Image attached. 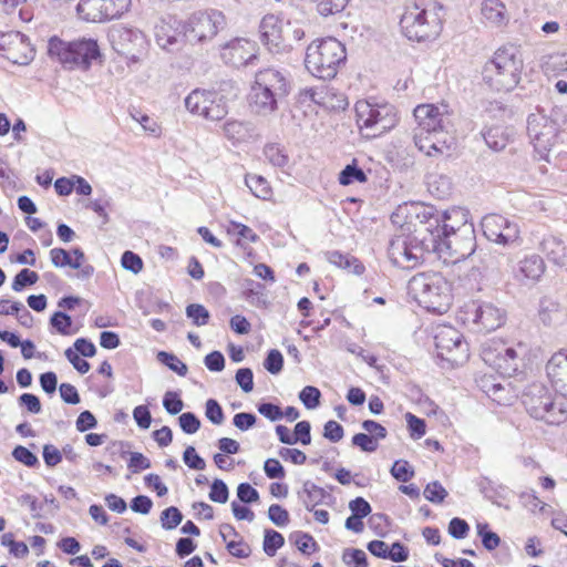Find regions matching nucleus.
Wrapping results in <instances>:
<instances>
[{
	"label": "nucleus",
	"instance_id": "09e8293b",
	"mask_svg": "<svg viewBox=\"0 0 567 567\" xmlns=\"http://www.w3.org/2000/svg\"><path fill=\"white\" fill-rule=\"evenodd\" d=\"M182 519L183 515L181 511L175 506L166 508L162 512L161 515L162 526L168 530L176 528L182 523Z\"/></svg>",
	"mask_w": 567,
	"mask_h": 567
},
{
	"label": "nucleus",
	"instance_id": "a211bd4d",
	"mask_svg": "<svg viewBox=\"0 0 567 567\" xmlns=\"http://www.w3.org/2000/svg\"><path fill=\"white\" fill-rule=\"evenodd\" d=\"M527 133L534 148L542 158L550 162V152L557 140V125L544 114H530L527 120Z\"/></svg>",
	"mask_w": 567,
	"mask_h": 567
},
{
	"label": "nucleus",
	"instance_id": "6ab92c4d",
	"mask_svg": "<svg viewBox=\"0 0 567 567\" xmlns=\"http://www.w3.org/2000/svg\"><path fill=\"white\" fill-rule=\"evenodd\" d=\"M481 225L484 236L494 244L512 246L520 239L518 224L503 215L488 214L483 217Z\"/></svg>",
	"mask_w": 567,
	"mask_h": 567
},
{
	"label": "nucleus",
	"instance_id": "052dcab7",
	"mask_svg": "<svg viewBox=\"0 0 567 567\" xmlns=\"http://www.w3.org/2000/svg\"><path fill=\"white\" fill-rule=\"evenodd\" d=\"M268 517L279 527L286 526L289 523V513L278 504L270 505L268 509Z\"/></svg>",
	"mask_w": 567,
	"mask_h": 567
},
{
	"label": "nucleus",
	"instance_id": "2eb2a0df",
	"mask_svg": "<svg viewBox=\"0 0 567 567\" xmlns=\"http://www.w3.org/2000/svg\"><path fill=\"white\" fill-rule=\"evenodd\" d=\"M460 319L476 332H491L505 323V311L488 301H471L460 313Z\"/></svg>",
	"mask_w": 567,
	"mask_h": 567
},
{
	"label": "nucleus",
	"instance_id": "4be33fe9",
	"mask_svg": "<svg viewBox=\"0 0 567 567\" xmlns=\"http://www.w3.org/2000/svg\"><path fill=\"white\" fill-rule=\"evenodd\" d=\"M259 48L252 40L246 38H235L220 48L221 60L234 68H243L254 62L258 58Z\"/></svg>",
	"mask_w": 567,
	"mask_h": 567
},
{
	"label": "nucleus",
	"instance_id": "0eeeda50",
	"mask_svg": "<svg viewBox=\"0 0 567 567\" xmlns=\"http://www.w3.org/2000/svg\"><path fill=\"white\" fill-rule=\"evenodd\" d=\"M48 53L51 59L56 60L69 70H87L92 62L101 56L97 41L92 38L64 41L53 37L49 40Z\"/></svg>",
	"mask_w": 567,
	"mask_h": 567
},
{
	"label": "nucleus",
	"instance_id": "338daca9",
	"mask_svg": "<svg viewBox=\"0 0 567 567\" xmlns=\"http://www.w3.org/2000/svg\"><path fill=\"white\" fill-rule=\"evenodd\" d=\"M206 417L214 424H221L224 421V412L216 400L209 399L206 402Z\"/></svg>",
	"mask_w": 567,
	"mask_h": 567
},
{
	"label": "nucleus",
	"instance_id": "6e6552de",
	"mask_svg": "<svg viewBox=\"0 0 567 567\" xmlns=\"http://www.w3.org/2000/svg\"><path fill=\"white\" fill-rule=\"evenodd\" d=\"M355 116L360 132L368 138H374L389 132L398 123L395 107L373 99L358 101Z\"/></svg>",
	"mask_w": 567,
	"mask_h": 567
},
{
	"label": "nucleus",
	"instance_id": "864d4df0",
	"mask_svg": "<svg viewBox=\"0 0 567 567\" xmlns=\"http://www.w3.org/2000/svg\"><path fill=\"white\" fill-rule=\"evenodd\" d=\"M321 393L319 389L307 385L299 393V399L307 409H315L320 403Z\"/></svg>",
	"mask_w": 567,
	"mask_h": 567
},
{
	"label": "nucleus",
	"instance_id": "4c0bfd02",
	"mask_svg": "<svg viewBox=\"0 0 567 567\" xmlns=\"http://www.w3.org/2000/svg\"><path fill=\"white\" fill-rule=\"evenodd\" d=\"M538 317L546 326L555 323L560 317L559 305L551 299H542L539 302Z\"/></svg>",
	"mask_w": 567,
	"mask_h": 567
},
{
	"label": "nucleus",
	"instance_id": "de8ad7c7",
	"mask_svg": "<svg viewBox=\"0 0 567 567\" xmlns=\"http://www.w3.org/2000/svg\"><path fill=\"white\" fill-rule=\"evenodd\" d=\"M348 3V0H320L317 11L322 17H328L341 12Z\"/></svg>",
	"mask_w": 567,
	"mask_h": 567
},
{
	"label": "nucleus",
	"instance_id": "5701e85b",
	"mask_svg": "<svg viewBox=\"0 0 567 567\" xmlns=\"http://www.w3.org/2000/svg\"><path fill=\"white\" fill-rule=\"evenodd\" d=\"M0 52L7 60L19 65L29 64L34 55L25 35L18 31L0 33Z\"/></svg>",
	"mask_w": 567,
	"mask_h": 567
},
{
	"label": "nucleus",
	"instance_id": "ea45409f",
	"mask_svg": "<svg viewBox=\"0 0 567 567\" xmlns=\"http://www.w3.org/2000/svg\"><path fill=\"white\" fill-rule=\"evenodd\" d=\"M365 181V173L355 165V162L347 165L339 174V183L344 186L354 182L364 183Z\"/></svg>",
	"mask_w": 567,
	"mask_h": 567
},
{
	"label": "nucleus",
	"instance_id": "13d9d810",
	"mask_svg": "<svg viewBox=\"0 0 567 567\" xmlns=\"http://www.w3.org/2000/svg\"><path fill=\"white\" fill-rule=\"evenodd\" d=\"M228 487L221 480H215L210 486L209 498L215 503L224 504L228 501Z\"/></svg>",
	"mask_w": 567,
	"mask_h": 567
},
{
	"label": "nucleus",
	"instance_id": "e2e57ef3",
	"mask_svg": "<svg viewBox=\"0 0 567 567\" xmlns=\"http://www.w3.org/2000/svg\"><path fill=\"white\" fill-rule=\"evenodd\" d=\"M163 405L169 414H177L184 408V403L181 400L178 393L172 391L165 393Z\"/></svg>",
	"mask_w": 567,
	"mask_h": 567
},
{
	"label": "nucleus",
	"instance_id": "4d7b16f0",
	"mask_svg": "<svg viewBox=\"0 0 567 567\" xmlns=\"http://www.w3.org/2000/svg\"><path fill=\"white\" fill-rule=\"evenodd\" d=\"M265 369L271 374H278L284 367V357L279 350L272 349L268 352L264 362Z\"/></svg>",
	"mask_w": 567,
	"mask_h": 567
},
{
	"label": "nucleus",
	"instance_id": "680f3d73",
	"mask_svg": "<svg viewBox=\"0 0 567 567\" xmlns=\"http://www.w3.org/2000/svg\"><path fill=\"white\" fill-rule=\"evenodd\" d=\"M343 560L352 567H367V555L361 549H348L343 554Z\"/></svg>",
	"mask_w": 567,
	"mask_h": 567
},
{
	"label": "nucleus",
	"instance_id": "bb28decb",
	"mask_svg": "<svg viewBox=\"0 0 567 567\" xmlns=\"http://www.w3.org/2000/svg\"><path fill=\"white\" fill-rule=\"evenodd\" d=\"M179 22L176 17L167 14L162 17L156 24L154 25V34L157 44L167 49L169 45H173L177 41Z\"/></svg>",
	"mask_w": 567,
	"mask_h": 567
},
{
	"label": "nucleus",
	"instance_id": "c756f323",
	"mask_svg": "<svg viewBox=\"0 0 567 567\" xmlns=\"http://www.w3.org/2000/svg\"><path fill=\"white\" fill-rule=\"evenodd\" d=\"M481 14L485 23L493 27H502L509 19L502 0H484L481 4Z\"/></svg>",
	"mask_w": 567,
	"mask_h": 567
},
{
	"label": "nucleus",
	"instance_id": "a19ab883",
	"mask_svg": "<svg viewBox=\"0 0 567 567\" xmlns=\"http://www.w3.org/2000/svg\"><path fill=\"white\" fill-rule=\"evenodd\" d=\"M284 544L285 539L280 533L272 529H267L265 532L264 550L268 556H275L277 550L281 548Z\"/></svg>",
	"mask_w": 567,
	"mask_h": 567
},
{
	"label": "nucleus",
	"instance_id": "dca6fc26",
	"mask_svg": "<svg viewBox=\"0 0 567 567\" xmlns=\"http://www.w3.org/2000/svg\"><path fill=\"white\" fill-rule=\"evenodd\" d=\"M186 109L209 121H219L228 113L225 97L217 91L193 90L185 99Z\"/></svg>",
	"mask_w": 567,
	"mask_h": 567
},
{
	"label": "nucleus",
	"instance_id": "cd10ccee",
	"mask_svg": "<svg viewBox=\"0 0 567 567\" xmlns=\"http://www.w3.org/2000/svg\"><path fill=\"white\" fill-rule=\"evenodd\" d=\"M110 39L116 51L123 54H131L137 45L140 30L125 25H117L110 32Z\"/></svg>",
	"mask_w": 567,
	"mask_h": 567
},
{
	"label": "nucleus",
	"instance_id": "69168bd1",
	"mask_svg": "<svg viewBox=\"0 0 567 567\" xmlns=\"http://www.w3.org/2000/svg\"><path fill=\"white\" fill-rule=\"evenodd\" d=\"M226 547L230 555L238 558H246L251 553L249 545L246 544L241 537H239L238 540L231 539L227 542Z\"/></svg>",
	"mask_w": 567,
	"mask_h": 567
},
{
	"label": "nucleus",
	"instance_id": "39448f33",
	"mask_svg": "<svg viewBox=\"0 0 567 567\" xmlns=\"http://www.w3.org/2000/svg\"><path fill=\"white\" fill-rule=\"evenodd\" d=\"M402 33L411 41L436 39L443 27V7L436 2L425 7L406 6L400 20Z\"/></svg>",
	"mask_w": 567,
	"mask_h": 567
},
{
	"label": "nucleus",
	"instance_id": "a878e982",
	"mask_svg": "<svg viewBox=\"0 0 567 567\" xmlns=\"http://www.w3.org/2000/svg\"><path fill=\"white\" fill-rule=\"evenodd\" d=\"M545 269L543 258L532 254L518 261L515 276L520 282H537L543 277Z\"/></svg>",
	"mask_w": 567,
	"mask_h": 567
},
{
	"label": "nucleus",
	"instance_id": "f3484780",
	"mask_svg": "<svg viewBox=\"0 0 567 567\" xmlns=\"http://www.w3.org/2000/svg\"><path fill=\"white\" fill-rule=\"evenodd\" d=\"M483 361L504 377H512L519 365L517 350L501 340H491L482 348Z\"/></svg>",
	"mask_w": 567,
	"mask_h": 567
},
{
	"label": "nucleus",
	"instance_id": "f03ea898",
	"mask_svg": "<svg viewBox=\"0 0 567 567\" xmlns=\"http://www.w3.org/2000/svg\"><path fill=\"white\" fill-rule=\"evenodd\" d=\"M289 74L280 69L268 66L255 74L248 94L250 111L259 116H269L278 111L281 103L290 93Z\"/></svg>",
	"mask_w": 567,
	"mask_h": 567
},
{
	"label": "nucleus",
	"instance_id": "8fccbe9b",
	"mask_svg": "<svg viewBox=\"0 0 567 567\" xmlns=\"http://www.w3.org/2000/svg\"><path fill=\"white\" fill-rule=\"evenodd\" d=\"M51 326L63 336L71 334V326H72V319L69 315L56 311L53 313V316L50 319Z\"/></svg>",
	"mask_w": 567,
	"mask_h": 567
},
{
	"label": "nucleus",
	"instance_id": "5fc2aeb1",
	"mask_svg": "<svg viewBox=\"0 0 567 567\" xmlns=\"http://www.w3.org/2000/svg\"><path fill=\"white\" fill-rule=\"evenodd\" d=\"M423 493L424 497L432 503H442L447 496L446 489L437 481L429 483Z\"/></svg>",
	"mask_w": 567,
	"mask_h": 567
},
{
	"label": "nucleus",
	"instance_id": "bf43d9fd",
	"mask_svg": "<svg viewBox=\"0 0 567 567\" xmlns=\"http://www.w3.org/2000/svg\"><path fill=\"white\" fill-rule=\"evenodd\" d=\"M178 422L182 430L187 434L196 433L200 426V421L192 412L181 414L178 417Z\"/></svg>",
	"mask_w": 567,
	"mask_h": 567
},
{
	"label": "nucleus",
	"instance_id": "58836bf2",
	"mask_svg": "<svg viewBox=\"0 0 567 567\" xmlns=\"http://www.w3.org/2000/svg\"><path fill=\"white\" fill-rule=\"evenodd\" d=\"M264 155L267 161L276 166L284 168L289 163V157L286 154L285 150L278 144H268L264 148Z\"/></svg>",
	"mask_w": 567,
	"mask_h": 567
},
{
	"label": "nucleus",
	"instance_id": "e433bc0d",
	"mask_svg": "<svg viewBox=\"0 0 567 567\" xmlns=\"http://www.w3.org/2000/svg\"><path fill=\"white\" fill-rule=\"evenodd\" d=\"M483 136L486 145L496 152L504 150L508 143V135L501 126L487 128Z\"/></svg>",
	"mask_w": 567,
	"mask_h": 567
},
{
	"label": "nucleus",
	"instance_id": "1a4fd4ad",
	"mask_svg": "<svg viewBox=\"0 0 567 567\" xmlns=\"http://www.w3.org/2000/svg\"><path fill=\"white\" fill-rule=\"evenodd\" d=\"M260 41L271 53H285L301 41L305 31L276 14H267L259 24Z\"/></svg>",
	"mask_w": 567,
	"mask_h": 567
},
{
	"label": "nucleus",
	"instance_id": "37998d69",
	"mask_svg": "<svg viewBox=\"0 0 567 567\" xmlns=\"http://www.w3.org/2000/svg\"><path fill=\"white\" fill-rule=\"evenodd\" d=\"M157 360L167 365L172 371L176 372L178 375L184 377L187 373V365L183 363L175 354L168 353L165 351H159L157 353Z\"/></svg>",
	"mask_w": 567,
	"mask_h": 567
},
{
	"label": "nucleus",
	"instance_id": "c03bdc74",
	"mask_svg": "<svg viewBox=\"0 0 567 567\" xmlns=\"http://www.w3.org/2000/svg\"><path fill=\"white\" fill-rule=\"evenodd\" d=\"M226 230L229 235H236L239 239H245L250 243H256L259 239L258 235L250 227L241 223L229 221Z\"/></svg>",
	"mask_w": 567,
	"mask_h": 567
},
{
	"label": "nucleus",
	"instance_id": "c85d7f7f",
	"mask_svg": "<svg viewBox=\"0 0 567 567\" xmlns=\"http://www.w3.org/2000/svg\"><path fill=\"white\" fill-rule=\"evenodd\" d=\"M540 250L547 259L556 266H567V243L554 235L544 237L540 243Z\"/></svg>",
	"mask_w": 567,
	"mask_h": 567
},
{
	"label": "nucleus",
	"instance_id": "412c9836",
	"mask_svg": "<svg viewBox=\"0 0 567 567\" xmlns=\"http://www.w3.org/2000/svg\"><path fill=\"white\" fill-rule=\"evenodd\" d=\"M435 346L440 355L447 361L460 364L468 358V346L460 331L453 327H443L435 334Z\"/></svg>",
	"mask_w": 567,
	"mask_h": 567
},
{
	"label": "nucleus",
	"instance_id": "393cba45",
	"mask_svg": "<svg viewBox=\"0 0 567 567\" xmlns=\"http://www.w3.org/2000/svg\"><path fill=\"white\" fill-rule=\"evenodd\" d=\"M441 236L462 233L466 226H474L470 212L463 207H452L440 214Z\"/></svg>",
	"mask_w": 567,
	"mask_h": 567
},
{
	"label": "nucleus",
	"instance_id": "603ef678",
	"mask_svg": "<svg viewBox=\"0 0 567 567\" xmlns=\"http://www.w3.org/2000/svg\"><path fill=\"white\" fill-rule=\"evenodd\" d=\"M405 420L408 423V427L410 431V435L413 440H419L425 435L426 425L424 420L415 416L414 414L408 412L405 414Z\"/></svg>",
	"mask_w": 567,
	"mask_h": 567
},
{
	"label": "nucleus",
	"instance_id": "774afa93",
	"mask_svg": "<svg viewBox=\"0 0 567 567\" xmlns=\"http://www.w3.org/2000/svg\"><path fill=\"white\" fill-rule=\"evenodd\" d=\"M183 458L185 464L193 470L202 471L206 466L205 461L196 453L193 446L186 447Z\"/></svg>",
	"mask_w": 567,
	"mask_h": 567
},
{
	"label": "nucleus",
	"instance_id": "7ed1b4c3",
	"mask_svg": "<svg viewBox=\"0 0 567 567\" xmlns=\"http://www.w3.org/2000/svg\"><path fill=\"white\" fill-rule=\"evenodd\" d=\"M409 295L429 312L443 315L453 301L452 285L440 272H420L408 284Z\"/></svg>",
	"mask_w": 567,
	"mask_h": 567
},
{
	"label": "nucleus",
	"instance_id": "20e7f679",
	"mask_svg": "<svg viewBox=\"0 0 567 567\" xmlns=\"http://www.w3.org/2000/svg\"><path fill=\"white\" fill-rule=\"evenodd\" d=\"M524 62L519 49L505 45L495 51L484 68L485 82L496 91L508 92L517 86Z\"/></svg>",
	"mask_w": 567,
	"mask_h": 567
},
{
	"label": "nucleus",
	"instance_id": "7c9ffc66",
	"mask_svg": "<svg viewBox=\"0 0 567 567\" xmlns=\"http://www.w3.org/2000/svg\"><path fill=\"white\" fill-rule=\"evenodd\" d=\"M484 392L495 402L502 405H511L516 399V393L511 388V382H492L488 379L482 381Z\"/></svg>",
	"mask_w": 567,
	"mask_h": 567
},
{
	"label": "nucleus",
	"instance_id": "c9c22d12",
	"mask_svg": "<svg viewBox=\"0 0 567 567\" xmlns=\"http://www.w3.org/2000/svg\"><path fill=\"white\" fill-rule=\"evenodd\" d=\"M326 256L327 260L337 267L350 269L357 275H361L364 271V266L352 256L343 255L339 251H328Z\"/></svg>",
	"mask_w": 567,
	"mask_h": 567
},
{
	"label": "nucleus",
	"instance_id": "49530a36",
	"mask_svg": "<svg viewBox=\"0 0 567 567\" xmlns=\"http://www.w3.org/2000/svg\"><path fill=\"white\" fill-rule=\"evenodd\" d=\"M39 279L35 271L29 270L28 268L22 269L13 279L12 289L14 291H21L24 287L34 285Z\"/></svg>",
	"mask_w": 567,
	"mask_h": 567
},
{
	"label": "nucleus",
	"instance_id": "9d476101",
	"mask_svg": "<svg viewBox=\"0 0 567 567\" xmlns=\"http://www.w3.org/2000/svg\"><path fill=\"white\" fill-rule=\"evenodd\" d=\"M530 416L548 424H560L567 420V404L554 399L543 384H533L523 400Z\"/></svg>",
	"mask_w": 567,
	"mask_h": 567
},
{
	"label": "nucleus",
	"instance_id": "79ce46f5",
	"mask_svg": "<svg viewBox=\"0 0 567 567\" xmlns=\"http://www.w3.org/2000/svg\"><path fill=\"white\" fill-rule=\"evenodd\" d=\"M186 316L197 327L206 326L210 318L209 311L199 303H190L186 307Z\"/></svg>",
	"mask_w": 567,
	"mask_h": 567
},
{
	"label": "nucleus",
	"instance_id": "0e129e2a",
	"mask_svg": "<svg viewBox=\"0 0 567 567\" xmlns=\"http://www.w3.org/2000/svg\"><path fill=\"white\" fill-rule=\"evenodd\" d=\"M12 456L16 461L24 464L25 466L32 467L38 464V457L24 446H17L12 451Z\"/></svg>",
	"mask_w": 567,
	"mask_h": 567
},
{
	"label": "nucleus",
	"instance_id": "72a5a7b5",
	"mask_svg": "<svg viewBox=\"0 0 567 567\" xmlns=\"http://www.w3.org/2000/svg\"><path fill=\"white\" fill-rule=\"evenodd\" d=\"M223 132L225 137L234 144L245 142L251 135L248 124L236 120L227 121L223 126Z\"/></svg>",
	"mask_w": 567,
	"mask_h": 567
},
{
	"label": "nucleus",
	"instance_id": "3c124183",
	"mask_svg": "<svg viewBox=\"0 0 567 567\" xmlns=\"http://www.w3.org/2000/svg\"><path fill=\"white\" fill-rule=\"evenodd\" d=\"M391 474L399 482L406 483L413 477L414 471L411 468L408 461L399 460L394 462Z\"/></svg>",
	"mask_w": 567,
	"mask_h": 567
},
{
	"label": "nucleus",
	"instance_id": "b1692460",
	"mask_svg": "<svg viewBox=\"0 0 567 567\" xmlns=\"http://www.w3.org/2000/svg\"><path fill=\"white\" fill-rule=\"evenodd\" d=\"M546 373L555 392L567 399V352L554 353L546 364Z\"/></svg>",
	"mask_w": 567,
	"mask_h": 567
},
{
	"label": "nucleus",
	"instance_id": "f704fd0d",
	"mask_svg": "<svg viewBox=\"0 0 567 567\" xmlns=\"http://www.w3.org/2000/svg\"><path fill=\"white\" fill-rule=\"evenodd\" d=\"M305 507L308 511L313 508L323 501L326 492L315 483L307 481L303 483L302 491L299 493Z\"/></svg>",
	"mask_w": 567,
	"mask_h": 567
},
{
	"label": "nucleus",
	"instance_id": "f257e3e1",
	"mask_svg": "<svg viewBox=\"0 0 567 567\" xmlns=\"http://www.w3.org/2000/svg\"><path fill=\"white\" fill-rule=\"evenodd\" d=\"M417 128L414 134V144L417 150L430 157L450 155L455 146V138L451 133V112L449 105L421 104L414 109Z\"/></svg>",
	"mask_w": 567,
	"mask_h": 567
},
{
	"label": "nucleus",
	"instance_id": "423d86ee",
	"mask_svg": "<svg viewBox=\"0 0 567 567\" xmlns=\"http://www.w3.org/2000/svg\"><path fill=\"white\" fill-rule=\"evenodd\" d=\"M347 52L342 42L328 37L311 42L305 56V66L315 78L333 79L339 68L346 62Z\"/></svg>",
	"mask_w": 567,
	"mask_h": 567
},
{
	"label": "nucleus",
	"instance_id": "4468645a",
	"mask_svg": "<svg viewBox=\"0 0 567 567\" xmlns=\"http://www.w3.org/2000/svg\"><path fill=\"white\" fill-rule=\"evenodd\" d=\"M226 25L227 19L221 11L207 9L190 14L183 25V31L190 43H207Z\"/></svg>",
	"mask_w": 567,
	"mask_h": 567
},
{
	"label": "nucleus",
	"instance_id": "2f4dec72",
	"mask_svg": "<svg viewBox=\"0 0 567 567\" xmlns=\"http://www.w3.org/2000/svg\"><path fill=\"white\" fill-rule=\"evenodd\" d=\"M429 192L437 198H446L453 189V182L450 176L442 173H431L426 176Z\"/></svg>",
	"mask_w": 567,
	"mask_h": 567
},
{
	"label": "nucleus",
	"instance_id": "f8f14e48",
	"mask_svg": "<svg viewBox=\"0 0 567 567\" xmlns=\"http://www.w3.org/2000/svg\"><path fill=\"white\" fill-rule=\"evenodd\" d=\"M432 252H436L445 260L456 262L470 257L476 248V236L474 226H466L462 233L447 235L432 233L430 245Z\"/></svg>",
	"mask_w": 567,
	"mask_h": 567
},
{
	"label": "nucleus",
	"instance_id": "9b49d317",
	"mask_svg": "<svg viewBox=\"0 0 567 567\" xmlns=\"http://www.w3.org/2000/svg\"><path fill=\"white\" fill-rule=\"evenodd\" d=\"M430 238L400 233L389 244L388 255L391 262L402 269H413L424 260V254L431 252Z\"/></svg>",
	"mask_w": 567,
	"mask_h": 567
},
{
	"label": "nucleus",
	"instance_id": "a18cd8bd",
	"mask_svg": "<svg viewBox=\"0 0 567 567\" xmlns=\"http://www.w3.org/2000/svg\"><path fill=\"white\" fill-rule=\"evenodd\" d=\"M50 258H51V262L56 268H62V267H66V266L73 268V269H79L80 268L79 262H73V259L71 258L70 252H68L63 248H53V249H51L50 250Z\"/></svg>",
	"mask_w": 567,
	"mask_h": 567
},
{
	"label": "nucleus",
	"instance_id": "6e6d98bb",
	"mask_svg": "<svg viewBox=\"0 0 567 567\" xmlns=\"http://www.w3.org/2000/svg\"><path fill=\"white\" fill-rule=\"evenodd\" d=\"M477 533L482 537V544L487 550L498 547L501 538L494 532L487 530V524H477Z\"/></svg>",
	"mask_w": 567,
	"mask_h": 567
},
{
	"label": "nucleus",
	"instance_id": "473e14b6",
	"mask_svg": "<svg viewBox=\"0 0 567 567\" xmlns=\"http://www.w3.org/2000/svg\"><path fill=\"white\" fill-rule=\"evenodd\" d=\"M245 184L251 194L259 199L269 200L272 196L270 184L260 175L247 174L245 176Z\"/></svg>",
	"mask_w": 567,
	"mask_h": 567
},
{
	"label": "nucleus",
	"instance_id": "ddd939ff",
	"mask_svg": "<svg viewBox=\"0 0 567 567\" xmlns=\"http://www.w3.org/2000/svg\"><path fill=\"white\" fill-rule=\"evenodd\" d=\"M440 214L432 206H426L421 203H404L399 205L398 208L392 213L391 220L394 225H398L402 230L420 231L416 229V223L424 227V230L430 233L440 234Z\"/></svg>",
	"mask_w": 567,
	"mask_h": 567
},
{
	"label": "nucleus",
	"instance_id": "aec40b11",
	"mask_svg": "<svg viewBox=\"0 0 567 567\" xmlns=\"http://www.w3.org/2000/svg\"><path fill=\"white\" fill-rule=\"evenodd\" d=\"M131 0H80L79 16L89 22H105L120 18L130 8Z\"/></svg>",
	"mask_w": 567,
	"mask_h": 567
}]
</instances>
